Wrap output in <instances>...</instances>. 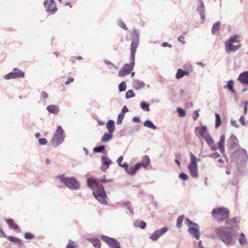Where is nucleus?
I'll use <instances>...</instances> for the list:
<instances>
[{"instance_id":"1","label":"nucleus","mask_w":248,"mask_h":248,"mask_svg":"<svg viewBox=\"0 0 248 248\" xmlns=\"http://www.w3.org/2000/svg\"><path fill=\"white\" fill-rule=\"evenodd\" d=\"M226 223L228 227L216 228L215 232L227 246H233L235 244V240L233 238L232 231L238 226L239 222L233 218L227 220Z\"/></svg>"},{"instance_id":"2","label":"nucleus","mask_w":248,"mask_h":248,"mask_svg":"<svg viewBox=\"0 0 248 248\" xmlns=\"http://www.w3.org/2000/svg\"><path fill=\"white\" fill-rule=\"evenodd\" d=\"M88 186L93 190V194L95 199L102 204L107 205V196L103 186L99 185L95 180L90 178L87 179Z\"/></svg>"},{"instance_id":"3","label":"nucleus","mask_w":248,"mask_h":248,"mask_svg":"<svg viewBox=\"0 0 248 248\" xmlns=\"http://www.w3.org/2000/svg\"><path fill=\"white\" fill-rule=\"evenodd\" d=\"M60 181L71 190H78L80 187L79 182L74 177H67L63 174L58 176Z\"/></svg>"},{"instance_id":"4","label":"nucleus","mask_w":248,"mask_h":248,"mask_svg":"<svg viewBox=\"0 0 248 248\" xmlns=\"http://www.w3.org/2000/svg\"><path fill=\"white\" fill-rule=\"evenodd\" d=\"M240 35L235 34L231 36L229 39L225 42V51L227 53L231 52H235L238 50L241 46L240 44L233 45V43L240 42Z\"/></svg>"},{"instance_id":"5","label":"nucleus","mask_w":248,"mask_h":248,"mask_svg":"<svg viewBox=\"0 0 248 248\" xmlns=\"http://www.w3.org/2000/svg\"><path fill=\"white\" fill-rule=\"evenodd\" d=\"M185 224L188 227L187 232L193 238L199 240L201 237L200 227L198 224L192 222L188 218L185 219Z\"/></svg>"},{"instance_id":"6","label":"nucleus","mask_w":248,"mask_h":248,"mask_svg":"<svg viewBox=\"0 0 248 248\" xmlns=\"http://www.w3.org/2000/svg\"><path fill=\"white\" fill-rule=\"evenodd\" d=\"M65 137L63 129L61 126H58L50 140V143L52 146L57 147L64 141Z\"/></svg>"},{"instance_id":"7","label":"nucleus","mask_w":248,"mask_h":248,"mask_svg":"<svg viewBox=\"0 0 248 248\" xmlns=\"http://www.w3.org/2000/svg\"><path fill=\"white\" fill-rule=\"evenodd\" d=\"M190 161L188 166V170L190 173L191 176L193 178H198L199 174L198 171L197 162L201 161V159L197 158L192 152H190Z\"/></svg>"},{"instance_id":"8","label":"nucleus","mask_w":248,"mask_h":248,"mask_svg":"<svg viewBox=\"0 0 248 248\" xmlns=\"http://www.w3.org/2000/svg\"><path fill=\"white\" fill-rule=\"evenodd\" d=\"M229 211L224 207L215 208L213 209L212 215L218 220H223L228 217Z\"/></svg>"},{"instance_id":"9","label":"nucleus","mask_w":248,"mask_h":248,"mask_svg":"<svg viewBox=\"0 0 248 248\" xmlns=\"http://www.w3.org/2000/svg\"><path fill=\"white\" fill-rule=\"evenodd\" d=\"M130 63L125 64L123 67L119 72V76L123 77L129 74L133 69L135 65V55L132 56V54H130Z\"/></svg>"},{"instance_id":"10","label":"nucleus","mask_w":248,"mask_h":248,"mask_svg":"<svg viewBox=\"0 0 248 248\" xmlns=\"http://www.w3.org/2000/svg\"><path fill=\"white\" fill-rule=\"evenodd\" d=\"M132 35V42L131 44V53L135 55L137 48L139 45V33L138 31L134 29L131 33Z\"/></svg>"},{"instance_id":"11","label":"nucleus","mask_w":248,"mask_h":248,"mask_svg":"<svg viewBox=\"0 0 248 248\" xmlns=\"http://www.w3.org/2000/svg\"><path fill=\"white\" fill-rule=\"evenodd\" d=\"M24 76V73L23 71L17 68H15L13 69L12 72L5 75L4 78L6 80H9L11 79L23 78Z\"/></svg>"},{"instance_id":"12","label":"nucleus","mask_w":248,"mask_h":248,"mask_svg":"<svg viewBox=\"0 0 248 248\" xmlns=\"http://www.w3.org/2000/svg\"><path fill=\"white\" fill-rule=\"evenodd\" d=\"M233 156L234 158H236L237 160H240L242 162H246L248 159L247 152L243 148H239L235 151Z\"/></svg>"},{"instance_id":"13","label":"nucleus","mask_w":248,"mask_h":248,"mask_svg":"<svg viewBox=\"0 0 248 248\" xmlns=\"http://www.w3.org/2000/svg\"><path fill=\"white\" fill-rule=\"evenodd\" d=\"M101 239L111 248H121L119 242L115 239L105 235L101 236Z\"/></svg>"},{"instance_id":"14","label":"nucleus","mask_w":248,"mask_h":248,"mask_svg":"<svg viewBox=\"0 0 248 248\" xmlns=\"http://www.w3.org/2000/svg\"><path fill=\"white\" fill-rule=\"evenodd\" d=\"M47 12L51 14L55 13L57 11L56 4L54 0H46L44 3Z\"/></svg>"},{"instance_id":"15","label":"nucleus","mask_w":248,"mask_h":248,"mask_svg":"<svg viewBox=\"0 0 248 248\" xmlns=\"http://www.w3.org/2000/svg\"><path fill=\"white\" fill-rule=\"evenodd\" d=\"M168 230L167 227H164L154 232L149 237L154 241H157L161 236L164 234Z\"/></svg>"},{"instance_id":"16","label":"nucleus","mask_w":248,"mask_h":248,"mask_svg":"<svg viewBox=\"0 0 248 248\" xmlns=\"http://www.w3.org/2000/svg\"><path fill=\"white\" fill-rule=\"evenodd\" d=\"M195 132L196 136H197L200 140L201 137L204 139L209 134L207 130L206 126L205 125L196 127Z\"/></svg>"},{"instance_id":"17","label":"nucleus","mask_w":248,"mask_h":248,"mask_svg":"<svg viewBox=\"0 0 248 248\" xmlns=\"http://www.w3.org/2000/svg\"><path fill=\"white\" fill-rule=\"evenodd\" d=\"M237 80L242 84H245L248 85V71L241 73L239 75Z\"/></svg>"},{"instance_id":"18","label":"nucleus","mask_w":248,"mask_h":248,"mask_svg":"<svg viewBox=\"0 0 248 248\" xmlns=\"http://www.w3.org/2000/svg\"><path fill=\"white\" fill-rule=\"evenodd\" d=\"M101 161L102 162L103 165L101 167V169L105 171L109 167V166L112 163L111 161L105 156H102Z\"/></svg>"},{"instance_id":"19","label":"nucleus","mask_w":248,"mask_h":248,"mask_svg":"<svg viewBox=\"0 0 248 248\" xmlns=\"http://www.w3.org/2000/svg\"><path fill=\"white\" fill-rule=\"evenodd\" d=\"M238 140L237 138L233 135H231L228 140L229 148L232 149L234 147L238 145Z\"/></svg>"},{"instance_id":"20","label":"nucleus","mask_w":248,"mask_h":248,"mask_svg":"<svg viewBox=\"0 0 248 248\" xmlns=\"http://www.w3.org/2000/svg\"><path fill=\"white\" fill-rule=\"evenodd\" d=\"M197 11L200 14L201 19L202 20V22H203L204 21L205 19V8L203 2L202 1H200L199 5L197 7Z\"/></svg>"},{"instance_id":"21","label":"nucleus","mask_w":248,"mask_h":248,"mask_svg":"<svg viewBox=\"0 0 248 248\" xmlns=\"http://www.w3.org/2000/svg\"><path fill=\"white\" fill-rule=\"evenodd\" d=\"M204 139L206 140L207 143L211 147L212 150H216L217 147L215 144L214 141L209 134L205 137Z\"/></svg>"},{"instance_id":"22","label":"nucleus","mask_w":248,"mask_h":248,"mask_svg":"<svg viewBox=\"0 0 248 248\" xmlns=\"http://www.w3.org/2000/svg\"><path fill=\"white\" fill-rule=\"evenodd\" d=\"M46 110L50 113L57 114L60 111V108L57 105H50L46 107Z\"/></svg>"},{"instance_id":"23","label":"nucleus","mask_w":248,"mask_h":248,"mask_svg":"<svg viewBox=\"0 0 248 248\" xmlns=\"http://www.w3.org/2000/svg\"><path fill=\"white\" fill-rule=\"evenodd\" d=\"M132 85L133 88L136 90L141 89L145 86V83L144 82L139 79L134 80Z\"/></svg>"},{"instance_id":"24","label":"nucleus","mask_w":248,"mask_h":248,"mask_svg":"<svg viewBox=\"0 0 248 248\" xmlns=\"http://www.w3.org/2000/svg\"><path fill=\"white\" fill-rule=\"evenodd\" d=\"M106 128L109 133H112L115 130L114 122L112 120L108 121L106 124Z\"/></svg>"},{"instance_id":"25","label":"nucleus","mask_w":248,"mask_h":248,"mask_svg":"<svg viewBox=\"0 0 248 248\" xmlns=\"http://www.w3.org/2000/svg\"><path fill=\"white\" fill-rule=\"evenodd\" d=\"M225 136L224 135H222L220 138L219 141L218 143V148L219 149L220 152L222 154H224L225 153V149H224V143H225Z\"/></svg>"},{"instance_id":"26","label":"nucleus","mask_w":248,"mask_h":248,"mask_svg":"<svg viewBox=\"0 0 248 248\" xmlns=\"http://www.w3.org/2000/svg\"><path fill=\"white\" fill-rule=\"evenodd\" d=\"M238 241L241 246H245L248 244V241L246 235L243 233H241L238 237Z\"/></svg>"},{"instance_id":"27","label":"nucleus","mask_w":248,"mask_h":248,"mask_svg":"<svg viewBox=\"0 0 248 248\" xmlns=\"http://www.w3.org/2000/svg\"><path fill=\"white\" fill-rule=\"evenodd\" d=\"M5 220L11 229H13L15 230H17L19 229V226L14 222V221L13 219L5 218Z\"/></svg>"},{"instance_id":"28","label":"nucleus","mask_w":248,"mask_h":248,"mask_svg":"<svg viewBox=\"0 0 248 248\" xmlns=\"http://www.w3.org/2000/svg\"><path fill=\"white\" fill-rule=\"evenodd\" d=\"M188 75H189L188 71H185L181 69H179L177 70L176 74V78L177 79H179L183 77L184 76Z\"/></svg>"},{"instance_id":"29","label":"nucleus","mask_w":248,"mask_h":248,"mask_svg":"<svg viewBox=\"0 0 248 248\" xmlns=\"http://www.w3.org/2000/svg\"><path fill=\"white\" fill-rule=\"evenodd\" d=\"M143 125L145 127L155 130L157 129V127L154 124L153 122L150 120H146L144 123Z\"/></svg>"},{"instance_id":"30","label":"nucleus","mask_w":248,"mask_h":248,"mask_svg":"<svg viewBox=\"0 0 248 248\" xmlns=\"http://www.w3.org/2000/svg\"><path fill=\"white\" fill-rule=\"evenodd\" d=\"M6 238H7L11 242L14 243H18L20 245H22L23 244L22 240L17 237L7 235Z\"/></svg>"},{"instance_id":"31","label":"nucleus","mask_w":248,"mask_h":248,"mask_svg":"<svg viewBox=\"0 0 248 248\" xmlns=\"http://www.w3.org/2000/svg\"><path fill=\"white\" fill-rule=\"evenodd\" d=\"M150 162V158L147 155H145L143 157V161L140 163L142 167L144 168H146Z\"/></svg>"},{"instance_id":"32","label":"nucleus","mask_w":248,"mask_h":248,"mask_svg":"<svg viewBox=\"0 0 248 248\" xmlns=\"http://www.w3.org/2000/svg\"><path fill=\"white\" fill-rule=\"evenodd\" d=\"M234 81L233 80H230L227 82V87L230 91L233 93H235V91L233 88Z\"/></svg>"},{"instance_id":"33","label":"nucleus","mask_w":248,"mask_h":248,"mask_svg":"<svg viewBox=\"0 0 248 248\" xmlns=\"http://www.w3.org/2000/svg\"><path fill=\"white\" fill-rule=\"evenodd\" d=\"M112 133H106L104 135L101 139V141L103 142L109 141L112 138Z\"/></svg>"},{"instance_id":"34","label":"nucleus","mask_w":248,"mask_h":248,"mask_svg":"<svg viewBox=\"0 0 248 248\" xmlns=\"http://www.w3.org/2000/svg\"><path fill=\"white\" fill-rule=\"evenodd\" d=\"M89 240L93 244V246L95 248H100V243L98 239L94 238H90L89 239Z\"/></svg>"},{"instance_id":"35","label":"nucleus","mask_w":248,"mask_h":248,"mask_svg":"<svg viewBox=\"0 0 248 248\" xmlns=\"http://www.w3.org/2000/svg\"><path fill=\"white\" fill-rule=\"evenodd\" d=\"M135 227H139L141 229H144L146 226V223L143 221H136L134 223Z\"/></svg>"},{"instance_id":"36","label":"nucleus","mask_w":248,"mask_h":248,"mask_svg":"<svg viewBox=\"0 0 248 248\" xmlns=\"http://www.w3.org/2000/svg\"><path fill=\"white\" fill-rule=\"evenodd\" d=\"M185 217L183 215L180 216L177 219V223H176V226L178 228L180 229L182 226V222L184 219Z\"/></svg>"},{"instance_id":"37","label":"nucleus","mask_w":248,"mask_h":248,"mask_svg":"<svg viewBox=\"0 0 248 248\" xmlns=\"http://www.w3.org/2000/svg\"><path fill=\"white\" fill-rule=\"evenodd\" d=\"M140 106L141 108L144 111H149L150 110L149 108V104L146 103L144 101H143L140 103Z\"/></svg>"},{"instance_id":"38","label":"nucleus","mask_w":248,"mask_h":248,"mask_svg":"<svg viewBox=\"0 0 248 248\" xmlns=\"http://www.w3.org/2000/svg\"><path fill=\"white\" fill-rule=\"evenodd\" d=\"M220 22L218 21L215 23L214 24L212 28V33L213 34H215V32L217 31L220 27Z\"/></svg>"},{"instance_id":"39","label":"nucleus","mask_w":248,"mask_h":248,"mask_svg":"<svg viewBox=\"0 0 248 248\" xmlns=\"http://www.w3.org/2000/svg\"><path fill=\"white\" fill-rule=\"evenodd\" d=\"M215 117H216V127L217 128L220 125L221 119H220V115L217 113H216L215 114Z\"/></svg>"},{"instance_id":"40","label":"nucleus","mask_w":248,"mask_h":248,"mask_svg":"<svg viewBox=\"0 0 248 248\" xmlns=\"http://www.w3.org/2000/svg\"><path fill=\"white\" fill-rule=\"evenodd\" d=\"M105 150V146L104 145H100L97 146L93 148V152L95 153H101Z\"/></svg>"},{"instance_id":"41","label":"nucleus","mask_w":248,"mask_h":248,"mask_svg":"<svg viewBox=\"0 0 248 248\" xmlns=\"http://www.w3.org/2000/svg\"><path fill=\"white\" fill-rule=\"evenodd\" d=\"M184 69L185 71H188V75L192 71V66L190 63H186L184 65Z\"/></svg>"},{"instance_id":"42","label":"nucleus","mask_w":248,"mask_h":248,"mask_svg":"<svg viewBox=\"0 0 248 248\" xmlns=\"http://www.w3.org/2000/svg\"><path fill=\"white\" fill-rule=\"evenodd\" d=\"M124 113H120L118 116L117 121V124H121L122 123V121L124 118Z\"/></svg>"},{"instance_id":"43","label":"nucleus","mask_w":248,"mask_h":248,"mask_svg":"<svg viewBox=\"0 0 248 248\" xmlns=\"http://www.w3.org/2000/svg\"><path fill=\"white\" fill-rule=\"evenodd\" d=\"M135 96L133 91L131 90H128L125 93V98L129 99Z\"/></svg>"},{"instance_id":"44","label":"nucleus","mask_w":248,"mask_h":248,"mask_svg":"<svg viewBox=\"0 0 248 248\" xmlns=\"http://www.w3.org/2000/svg\"><path fill=\"white\" fill-rule=\"evenodd\" d=\"M125 171L127 173L131 175L134 174L136 172V170H135V167L133 166L127 168Z\"/></svg>"},{"instance_id":"45","label":"nucleus","mask_w":248,"mask_h":248,"mask_svg":"<svg viewBox=\"0 0 248 248\" xmlns=\"http://www.w3.org/2000/svg\"><path fill=\"white\" fill-rule=\"evenodd\" d=\"M77 244L76 242L69 240V243L67 245L66 248H76Z\"/></svg>"},{"instance_id":"46","label":"nucleus","mask_w":248,"mask_h":248,"mask_svg":"<svg viewBox=\"0 0 248 248\" xmlns=\"http://www.w3.org/2000/svg\"><path fill=\"white\" fill-rule=\"evenodd\" d=\"M177 112L178 113L179 116L181 117H184L186 115L185 111L181 108H178Z\"/></svg>"},{"instance_id":"47","label":"nucleus","mask_w":248,"mask_h":248,"mask_svg":"<svg viewBox=\"0 0 248 248\" xmlns=\"http://www.w3.org/2000/svg\"><path fill=\"white\" fill-rule=\"evenodd\" d=\"M126 84L124 82H121L119 85V90L120 92H123L126 90Z\"/></svg>"},{"instance_id":"48","label":"nucleus","mask_w":248,"mask_h":248,"mask_svg":"<svg viewBox=\"0 0 248 248\" xmlns=\"http://www.w3.org/2000/svg\"><path fill=\"white\" fill-rule=\"evenodd\" d=\"M24 235L26 239H32L34 237V234L31 232H26Z\"/></svg>"},{"instance_id":"49","label":"nucleus","mask_w":248,"mask_h":248,"mask_svg":"<svg viewBox=\"0 0 248 248\" xmlns=\"http://www.w3.org/2000/svg\"><path fill=\"white\" fill-rule=\"evenodd\" d=\"M38 142L40 145H46L47 143L46 139L45 138L39 139L38 140Z\"/></svg>"},{"instance_id":"50","label":"nucleus","mask_w":248,"mask_h":248,"mask_svg":"<svg viewBox=\"0 0 248 248\" xmlns=\"http://www.w3.org/2000/svg\"><path fill=\"white\" fill-rule=\"evenodd\" d=\"M118 25L121 28H122V29H123L124 30H128V28L126 27V26L125 25V23L124 22H123L122 20H119L118 21Z\"/></svg>"},{"instance_id":"51","label":"nucleus","mask_w":248,"mask_h":248,"mask_svg":"<svg viewBox=\"0 0 248 248\" xmlns=\"http://www.w3.org/2000/svg\"><path fill=\"white\" fill-rule=\"evenodd\" d=\"M179 177L184 181L187 180L188 178V176L184 173H180L179 175Z\"/></svg>"},{"instance_id":"52","label":"nucleus","mask_w":248,"mask_h":248,"mask_svg":"<svg viewBox=\"0 0 248 248\" xmlns=\"http://www.w3.org/2000/svg\"><path fill=\"white\" fill-rule=\"evenodd\" d=\"M41 98L45 101V100L47 99L48 97L47 93L45 92H42L41 93Z\"/></svg>"},{"instance_id":"53","label":"nucleus","mask_w":248,"mask_h":248,"mask_svg":"<svg viewBox=\"0 0 248 248\" xmlns=\"http://www.w3.org/2000/svg\"><path fill=\"white\" fill-rule=\"evenodd\" d=\"M231 124L236 128L239 127V125L237 124L236 121L232 119L230 121Z\"/></svg>"},{"instance_id":"54","label":"nucleus","mask_w":248,"mask_h":248,"mask_svg":"<svg viewBox=\"0 0 248 248\" xmlns=\"http://www.w3.org/2000/svg\"><path fill=\"white\" fill-rule=\"evenodd\" d=\"M209 157L216 159L220 156V155L217 153H212L209 155Z\"/></svg>"},{"instance_id":"55","label":"nucleus","mask_w":248,"mask_h":248,"mask_svg":"<svg viewBox=\"0 0 248 248\" xmlns=\"http://www.w3.org/2000/svg\"><path fill=\"white\" fill-rule=\"evenodd\" d=\"M178 40L183 44H185L186 41H185V37L183 35H180L178 37Z\"/></svg>"},{"instance_id":"56","label":"nucleus","mask_w":248,"mask_h":248,"mask_svg":"<svg viewBox=\"0 0 248 248\" xmlns=\"http://www.w3.org/2000/svg\"><path fill=\"white\" fill-rule=\"evenodd\" d=\"M239 121L241 123V124H242V125H243V126L246 125V123L245 119L243 116L240 118Z\"/></svg>"},{"instance_id":"57","label":"nucleus","mask_w":248,"mask_h":248,"mask_svg":"<svg viewBox=\"0 0 248 248\" xmlns=\"http://www.w3.org/2000/svg\"><path fill=\"white\" fill-rule=\"evenodd\" d=\"M135 170L136 171L139 170L141 167H142L140 163H137L135 166Z\"/></svg>"},{"instance_id":"58","label":"nucleus","mask_w":248,"mask_h":248,"mask_svg":"<svg viewBox=\"0 0 248 248\" xmlns=\"http://www.w3.org/2000/svg\"><path fill=\"white\" fill-rule=\"evenodd\" d=\"M132 122L134 123H139L140 119L138 117L135 116L132 118Z\"/></svg>"},{"instance_id":"59","label":"nucleus","mask_w":248,"mask_h":248,"mask_svg":"<svg viewBox=\"0 0 248 248\" xmlns=\"http://www.w3.org/2000/svg\"><path fill=\"white\" fill-rule=\"evenodd\" d=\"M73 81H74V79L73 78H68V80L65 82V84L66 85H68L69 84L73 82Z\"/></svg>"},{"instance_id":"60","label":"nucleus","mask_w":248,"mask_h":248,"mask_svg":"<svg viewBox=\"0 0 248 248\" xmlns=\"http://www.w3.org/2000/svg\"><path fill=\"white\" fill-rule=\"evenodd\" d=\"M123 160V156H121L118 158V159L117 160V162L119 164V166L121 165V162H122Z\"/></svg>"},{"instance_id":"61","label":"nucleus","mask_w":248,"mask_h":248,"mask_svg":"<svg viewBox=\"0 0 248 248\" xmlns=\"http://www.w3.org/2000/svg\"><path fill=\"white\" fill-rule=\"evenodd\" d=\"M161 46H163V47H166V46H169L170 47H171L172 46L170 44H169L167 42H163Z\"/></svg>"},{"instance_id":"62","label":"nucleus","mask_w":248,"mask_h":248,"mask_svg":"<svg viewBox=\"0 0 248 248\" xmlns=\"http://www.w3.org/2000/svg\"><path fill=\"white\" fill-rule=\"evenodd\" d=\"M0 237H6L7 235L4 233L2 229H0Z\"/></svg>"},{"instance_id":"63","label":"nucleus","mask_w":248,"mask_h":248,"mask_svg":"<svg viewBox=\"0 0 248 248\" xmlns=\"http://www.w3.org/2000/svg\"><path fill=\"white\" fill-rule=\"evenodd\" d=\"M120 166L124 168L125 169V170L127 169L128 168V165L126 163L124 162L123 164H121V165H120Z\"/></svg>"},{"instance_id":"64","label":"nucleus","mask_w":248,"mask_h":248,"mask_svg":"<svg viewBox=\"0 0 248 248\" xmlns=\"http://www.w3.org/2000/svg\"><path fill=\"white\" fill-rule=\"evenodd\" d=\"M203 247H204L203 246V245L202 244V241H199L198 242V244L197 246L196 247V248H202Z\"/></svg>"}]
</instances>
